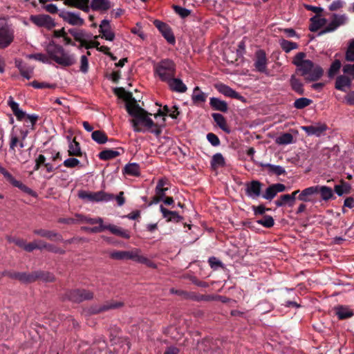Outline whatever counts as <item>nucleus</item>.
Returning a JSON list of instances; mask_svg holds the SVG:
<instances>
[{"instance_id": "nucleus-24", "label": "nucleus", "mask_w": 354, "mask_h": 354, "mask_svg": "<svg viewBox=\"0 0 354 354\" xmlns=\"http://www.w3.org/2000/svg\"><path fill=\"white\" fill-rule=\"evenodd\" d=\"M209 105L214 110L216 111H219L225 113L228 110V106L227 102L223 100H221L218 97H211L209 99Z\"/></svg>"}, {"instance_id": "nucleus-55", "label": "nucleus", "mask_w": 354, "mask_h": 354, "mask_svg": "<svg viewBox=\"0 0 354 354\" xmlns=\"http://www.w3.org/2000/svg\"><path fill=\"white\" fill-rule=\"evenodd\" d=\"M345 59L348 62H354V39H352L346 51Z\"/></svg>"}, {"instance_id": "nucleus-27", "label": "nucleus", "mask_w": 354, "mask_h": 354, "mask_svg": "<svg viewBox=\"0 0 354 354\" xmlns=\"http://www.w3.org/2000/svg\"><path fill=\"white\" fill-rule=\"evenodd\" d=\"M310 25L309 26V30L311 32H316L319 28H321L322 26H324L327 20L325 18H321L317 15H315L312 17L310 19Z\"/></svg>"}, {"instance_id": "nucleus-47", "label": "nucleus", "mask_w": 354, "mask_h": 354, "mask_svg": "<svg viewBox=\"0 0 354 354\" xmlns=\"http://www.w3.org/2000/svg\"><path fill=\"white\" fill-rule=\"evenodd\" d=\"M77 217L78 218V221L81 223H86L91 225L94 224H102L103 223V219L100 217L96 218H91L88 216H85L82 215L77 214Z\"/></svg>"}, {"instance_id": "nucleus-8", "label": "nucleus", "mask_w": 354, "mask_h": 354, "mask_svg": "<svg viewBox=\"0 0 354 354\" xmlns=\"http://www.w3.org/2000/svg\"><path fill=\"white\" fill-rule=\"evenodd\" d=\"M0 173L3 176L6 180L8 181L12 186L19 188L22 192L31 196H37V194L35 191H33L30 187H27L22 182L15 179V178L10 172H8L3 167H2L1 164Z\"/></svg>"}, {"instance_id": "nucleus-54", "label": "nucleus", "mask_w": 354, "mask_h": 354, "mask_svg": "<svg viewBox=\"0 0 354 354\" xmlns=\"http://www.w3.org/2000/svg\"><path fill=\"white\" fill-rule=\"evenodd\" d=\"M208 263L211 268H212L214 270L224 268V265L222 263V261L215 257H210L208 259Z\"/></svg>"}, {"instance_id": "nucleus-39", "label": "nucleus", "mask_w": 354, "mask_h": 354, "mask_svg": "<svg viewBox=\"0 0 354 354\" xmlns=\"http://www.w3.org/2000/svg\"><path fill=\"white\" fill-rule=\"evenodd\" d=\"M91 6L95 10H106L110 8V2L108 0H92Z\"/></svg>"}, {"instance_id": "nucleus-49", "label": "nucleus", "mask_w": 354, "mask_h": 354, "mask_svg": "<svg viewBox=\"0 0 354 354\" xmlns=\"http://www.w3.org/2000/svg\"><path fill=\"white\" fill-rule=\"evenodd\" d=\"M42 155L44 158H48L47 162H48L56 163L57 160H61L60 153L59 151H46L45 153Z\"/></svg>"}, {"instance_id": "nucleus-16", "label": "nucleus", "mask_w": 354, "mask_h": 354, "mask_svg": "<svg viewBox=\"0 0 354 354\" xmlns=\"http://www.w3.org/2000/svg\"><path fill=\"white\" fill-rule=\"evenodd\" d=\"M99 32L102 35V38L107 41H112L115 39V33L112 31L110 21L103 19L99 26Z\"/></svg>"}, {"instance_id": "nucleus-48", "label": "nucleus", "mask_w": 354, "mask_h": 354, "mask_svg": "<svg viewBox=\"0 0 354 354\" xmlns=\"http://www.w3.org/2000/svg\"><path fill=\"white\" fill-rule=\"evenodd\" d=\"M123 306V303L119 302V301H109L103 305H102L99 309L97 310V312H103L106 311L110 309H114L118 308Z\"/></svg>"}, {"instance_id": "nucleus-35", "label": "nucleus", "mask_w": 354, "mask_h": 354, "mask_svg": "<svg viewBox=\"0 0 354 354\" xmlns=\"http://www.w3.org/2000/svg\"><path fill=\"white\" fill-rule=\"evenodd\" d=\"M290 84L292 89L299 95L304 93V84L301 80L297 79L294 75H292L290 80Z\"/></svg>"}, {"instance_id": "nucleus-33", "label": "nucleus", "mask_w": 354, "mask_h": 354, "mask_svg": "<svg viewBox=\"0 0 354 354\" xmlns=\"http://www.w3.org/2000/svg\"><path fill=\"white\" fill-rule=\"evenodd\" d=\"M36 280L44 282H51L55 280V276L50 272L41 270H35Z\"/></svg>"}, {"instance_id": "nucleus-45", "label": "nucleus", "mask_w": 354, "mask_h": 354, "mask_svg": "<svg viewBox=\"0 0 354 354\" xmlns=\"http://www.w3.org/2000/svg\"><path fill=\"white\" fill-rule=\"evenodd\" d=\"M210 163L212 168H218L223 167L225 164V161L223 156L221 153H216L213 155Z\"/></svg>"}, {"instance_id": "nucleus-4", "label": "nucleus", "mask_w": 354, "mask_h": 354, "mask_svg": "<svg viewBox=\"0 0 354 354\" xmlns=\"http://www.w3.org/2000/svg\"><path fill=\"white\" fill-rule=\"evenodd\" d=\"M176 64L171 59H164L154 66V73L162 82H167L174 76Z\"/></svg>"}, {"instance_id": "nucleus-11", "label": "nucleus", "mask_w": 354, "mask_h": 354, "mask_svg": "<svg viewBox=\"0 0 354 354\" xmlns=\"http://www.w3.org/2000/svg\"><path fill=\"white\" fill-rule=\"evenodd\" d=\"M268 62V61L266 52L262 49L257 50L254 53V66L255 71L261 73L268 75L267 68Z\"/></svg>"}, {"instance_id": "nucleus-63", "label": "nucleus", "mask_w": 354, "mask_h": 354, "mask_svg": "<svg viewBox=\"0 0 354 354\" xmlns=\"http://www.w3.org/2000/svg\"><path fill=\"white\" fill-rule=\"evenodd\" d=\"M33 71L34 68L28 64L21 71H20V73L24 78L30 80L32 77Z\"/></svg>"}, {"instance_id": "nucleus-18", "label": "nucleus", "mask_w": 354, "mask_h": 354, "mask_svg": "<svg viewBox=\"0 0 354 354\" xmlns=\"http://www.w3.org/2000/svg\"><path fill=\"white\" fill-rule=\"evenodd\" d=\"M301 128L309 136L320 137L326 130L327 127L324 124H317L315 125L302 126Z\"/></svg>"}, {"instance_id": "nucleus-34", "label": "nucleus", "mask_w": 354, "mask_h": 354, "mask_svg": "<svg viewBox=\"0 0 354 354\" xmlns=\"http://www.w3.org/2000/svg\"><path fill=\"white\" fill-rule=\"evenodd\" d=\"M336 315L339 319H345L351 317L353 312L348 307L344 306H339L335 308Z\"/></svg>"}, {"instance_id": "nucleus-57", "label": "nucleus", "mask_w": 354, "mask_h": 354, "mask_svg": "<svg viewBox=\"0 0 354 354\" xmlns=\"http://www.w3.org/2000/svg\"><path fill=\"white\" fill-rule=\"evenodd\" d=\"M277 194L276 191L274 190V187L271 185L266 189V192L262 195V197L266 200L271 201L276 196Z\"/></svg>"}, {"instance_id": "nucleus-30", "label": "nucleus", "mask_w": 354, "mask_h": 354, "mask_svg": "<svg viewBox=\"0 0 354 354\" xmlns=\"http://www.w3.org/2000/svg\"><path fill=\"white\" fill-rule=\"evenodd\" d=\"M68 140L69 142L68 150L69 156H81L82 153L80 143L77 142L75 140H71L70 137H68Z\"/></svg>"}, {"instance_id": "nucleus-43", "label": "nucleus", "mask_w": 354, "mask_h": 354, "mask_svg": "<svg viewBox=\"0 0 354 354\" xmlns=\"http://www.w3.org/2000/svg\"><path fill=\"white\" fill-rule=\"evenodd\" d=\"M275 142L279 145H290L293 142V136L290 133H284L278 136L276 138Z\"/></svg>"}, {"instance_id": "nucleus-14", "label": "nucleus", "mask_w": 354, "mask_h": 354, "mask_svg": "<svg viewBox=\"0 0 354 354\" xmlns=\"http://www.w3.org/2000/svg\"><path fill=\"white\" fill-rule=\"evenodd\" d=\"M30 20L39 27H45L48 29H51L55 26L54 20L48 15H32Z\"/></svg>"}, {"instance_id": "nucleus-31", "label": "nucleus", "mask_w": 354, "mask_h": 354, "mask_svg": "<svg viewBox=\"0 0 354 354\" xmlns=\"http://www.w3.org/2000/svg\"><path fill=\"white\" fill-rule=\"evenodd\" d=\"M351 185L345 181H341L339 184H337L334 187V191L338 196L344 194H348L351 192Z\"/></svg>"}, {"instance_id": "nucleus-22", "label": "nucleus", "mask_w": 354, "mask_h": 354, "mask_svg": "<svg viewBox=\"0 0 354 354\" xmlns=\"http://www.w3.org/2000/svg\"><path fill=\"white\" fill-rule=\"evenodd\" d=\"M33 233L35 235L46 238L50 241H62V236L55 231L44 229H35L33 230Z\"/></svg>"}, {"instance_id": "nucleus-20", "label": "nucleus", "mask_w": 354, "mask_h": 354, "mask_svg": "<svg viewBox=\"0 0 354 354\" xmlns=\"http://www.w3.org/2000/svg\"><path fill=\"white\" fill-rule=\"evenodd\" d=\"M166 82L168 84L169 89L174 92L183 93L187 90V86L183 83L182 80L174 77V76Z\"/></svg>"}, {"instance_id": "nucleus-38", "label": "nucleus", "mask_w": 354, "mask_h": 354, "mask_svg": "<svg viewBox=\"0 0 354 354\" xmlns=\"http://www.w3.org/2000/svg\"><path fill=\"white\" fill-rule=\"evenodd\" d=\"M207 94L203 92L198 86L194 88L192 95V100L194 103L205 102L206 101Z\"/></svg>"}, {"instance_id": "nucleus-15", "label": "nucleus", "mask_w": 354, "mask_h": 354, "mask_svg": "<svg viewBox=\"0 0 354 354\" xmlns=\"http://www.w3.org/2000/svg\"><path fill=\"white\" fill-rule=\"evenodd\" d=\"M109 256L111 259L115 260L133 259L139 262H142L144 260L136 253L129 251L115 250L110 252Z\"/></svg>"}, {"instance_id": "nucleus-64", "label": "nucleus", "mask_w": 354, "mask_h": 354, "mask_svg": "<svg viewBox=\"0 0 354 354\" xmlns=\"http://www.w3.org/2000/svg\"><path fill=\"white\" fill-rule=\"evenodd\" d=\"M345 2L342 0H335L329 6L328 9L330 11H335L342 8Z\"/></svg>"}, {"instance_id": "nucleus-13", "label": "nucleus", "mask_w": 354, "mask_h": 354, "mask_svg": "<svg viewBox=\"0 0 354 354\" xmlns=\"http://www.w3.org/2000/svg\"><path fill=\"white\" fill-rule=\"evenodd\" d=\"M153 24L169 44H175L176 39L174 33L171 28L167 24L159 20H155Z\"/></svg>"}, {"instance_id": "nucleus-2", "label": "nucleus", "mask_w": 354, "mask_h": 354, "mask_svg": "<svg viewBox=\"0 0 354 354\" xmlns=\"http://www.w3.org/2000/svg\"><path fill=\"white\" fill-rule=\"evenodd\" d=\"M306 53H298L293 58L292 64L297 66V70L301 76L309 82H315L322 77L324 71L319 65L315 64L310 59H304Z\"/></svg>"}, {"instance_id": "nucleus-53", "label": "nucleus", "mask_w": 354, "mask_h": 354, "mask_svg": "<svg viewBox=\"0 0 354 354\" xmlns=\"http://www.w3.org/2000/svg\"><path fill=\"white\" fill-rule=\"evenodd\" d=\"M257 223L266 227H271L274 225V221L271 216L266 215L261 219H259Z\"/></svg>"}, {"instance_id": "nucleus-58", "label": "nucleus", "mask_w": 354, "mask_h": 354, "mask_svg": "<svg viewBox=\"0 0 354 354\" xmlns=\"http://www.w3.org/2000/svg\"><path fill=\"white\" fill-rule=\"evenodd\" d=\"M80 70L84 74H86L88 71V60L87 56L83 55L80 57Z\"/></svg>"}, {"instance_id": "nucleus-6", "label": "nucleus", "mask_w": 354, "mask_h": 354, "mask_svg": "<svg viewBox=\"0 0 354 354\" xmlns=\"http://www.w3.org/2000/svg\"><path fill=\"white\" fill-rule=\"evenodd\" d=\"M78 197L82 200L91 202H108L113 198V195L107 194L103 191L96 192H88L84 190L79 191Z\"/></svg>"}, {"instance_id": "nucleus-32", "label": "nucleus", "mask_w": 354, "mask_h": 354, "mask_svg": "<svg viewBox=\"0 0 354 354\" xmlns=\"http://www.w3.org/2000/svg\"><path fill=\"white\" fill-rule=\"evenodd\" d=\"M123 171L127 175L139 176L140 175V165L136 162L127 164L124 167Z\"/></svg>"}, {"instance_id": "nucleus-29", "label": "nucleus", "mask_w": 354, "mask_h": 354, "mask_svg": "<svg viewBox=\"0 0 354 354\" xmlns=\"http://www.w3.org/2000/svg\"><path fill=\"white\" fill-rule=\"evenodd\" d=\"M212 116L221 129L227 133L231 132L230 129L227 126L226 120L223 115L218 113H214L212 114Z\"/></svg>"}, {"instance_id": "nucleus-10", "label": "nucleus", "mask_w": 354, "mask_h": 354, "mask_svg": "<svg viewBox=\"0 0 354 354\" xmlns=\"http://www.w3.org/2000/svg\"><path fill=\"white\" fill-rule=\"evenodd\" d=\"M13 39V29L6 23H0V48L8 47Z\"/></svg>"}, {"instance_id": "nucleus-23", "label": "nucleus", "mask_w": 354, "mask_h": 354, "mask_svg": "<svg viewBox=\"0 0 354 354\" xmlns=\"http://www.w3.org/2000/svg\"><path fill=\"white\" fill-rule=\"evenodd\" d=\"M317 194V189L315 186H311L303 189L298 196V200L304 202L311 201V198Z\"/></svg>"}, {"instance_id": "nucleus-21", "label": "nucleus", "mask_w": 354, "mask_h": 354, "mask_svg": "<svg viewBox=\"0 0 354 354\" xmlns=\"http://www.w3.org/2000/svg\"><path fill=\"white\" fill-rule=\"evenodd\" d=\"M215 88L216 90L221 94L225 96L230 97L235 99H241L243 97L239 95L236 91L230 88L229 86L223 84L218 83L215 84Z\"/></svg>"}, {"instance_id": "nucleus-26", "label": "nucleus", "mask_w": 354, "mask_h": 354, "mask_svg": "<svg viewBox=\"0 0 354 354\" xmlns=\"http://www.w3.org/2000/svg\"><path fill=\"white\" fill-rule=\"evenodd\" d=\"M351 84V80L345 75H339L337 77L335 81V88L341 91H346L347 88H349Z\"/></svg>"}, {"instance_id": "nucleus-50", "label": "nucleus", "mask_w": 354, "mask_h": 354, "mask_svg": "<svg viewBox=\"0 0 354 354\" xmlns=\"http://www.w3.org/2000/svg\"><path fill=\"white\" fill-rule=\"evenodd\" d=\"M312 100L307 97H300L297 99L294 102V106L297 109H302L312 103Z\"/></svg>"}, {"instance_id": "nucleus-36", "label": "nucleus", "mask_w": 354, "mask_h": 354, "mask_svg": "<svg viewBox=\"0 0 354 354\" xmlns=\"http://www.w3.org/2000/svg\"><path fill=\"white\" fill-rule=\"evenodd\" d=\"M316 187L317 189V194H320L322 200L328 201L333 197V192L330 187L325 185H316Z\"/></svg>"}, {"instance_id": "nucleus-44", "label": "nucleus", "mask_w": 354, "mask_h": 354, "mask_svg": "<svg viewBox=\"0 0 354 354\" xmlns=\"http://www.w3.org/2000/svg\"><path fill=\"white\" fill-rule=\"evenodd\" d=\"M166 185V181L163 179H160L158 181V183L156 187V196L163 200V198L166 196V192L168 190V188H165L164 186Z\"/></svg>"}, {"instance_id": "nucleus-17", "label": "nucleus", "mask_w": 354, "mask_h": 354, "mask_svg": "<svg viewBox=\"0 0 354 354\" xmlns=\"http://www.w3.org/2000/svg\"><path fill=\"white\" fill-rule=\"evenodd\" d=\"M262 183L259 180H252L246 185L245 193L252 199H256L261 196Z\"/></svg>"}, {"instance_id": "nucleus-3", "label": "nucleus", "mask_w": 354, "mask_h": 354, "mask_svg": "<svg viewBox=\"0 0 354 354\" xmlns=\"http://www.w3.org/2000/svg\"><path fill=\"white\" fill-rule=\"evenodd\" d=\"M45 50L50 57V63L53 62L59 66L65 68L73 66L77 58L74 53L66 50L62 46L56 44L51 40L45 47Z\"/></svg>"}, {"instance_id": "nucleus-28", "label": "nucleus", "mask_w": 354, "mask_h": 354, "mask_svg": "<svg viewBox=\"0 0 354 354\" xmlns=\"http://www.w3.org/2000/svg\"><path fill=\"white\" fill-rule=\"evenodd\" d=\"M108 230L112 234L120 236L125 238V239H129V237H130L129 233L127 230H124L122 227H118L114 225H111V224L104 225V230Z\"/></svg>"}, {"instance_id": "nucleus-1", "label": "nucleus", "mask_w": 354, "mask_h": 354, "mask_svg": "<svg viewBox=\"0 0 354 354\" xmlns=\"http://www.w3.org/2000/svg\"><path fill=\"white\" fill-rule=\"evenodd\" d=\"M126 108L128 113L133 118L132 124L134 131L145 132V130L140 127L142 126L147 130L151 129V133L156 136H159L161 133L162 131L160 127L149 117L148 113L138 104H127Z\"/></svg>"}, {"instance_id": "nucleus-40", "label": "nucleus", "mask_w": 354, "mask_h": 354, "mask_svg": "<svg viewBox=\"0 0 354 354\" xmlns=\"http://www.w3.org/2000/svg\"><path fill=\"white\" fill-rule=\"evenodd\" d=\"M295 201V198L290 194H284L280 196V200L275 201L274 203L277 207H282L285 203H288L289 207H292Z\"/></svg>"}, {"instance_id": "nucleus-37", "label": "nucleus", "mask_w": 354, "mask_h": 354, "mask_svg": "<svg viewBox=\"0 0 354 354\" xmlns=\"http://www.w3.org/2000/svg\"><path fill=\"white\" fill-rule=\"evenodd\" d=\"M26 57L30 59H35L39 61L43 64H51L50 63V57L48 53L44 54L41 53H34V54H28L26 55Z\"/></svg>"}, {"instance_id": "nucleus-9", "label": "nucleus", "mask_w": 354, "mask_h": 354, "mask_svg": "<svg viewBox=\"0 0 354 354\" xmlns=\"http://www.w3.org/2000/svg\"><path fill=\"white\" fill-rule=\"evenodd\" d=\"M59 17L71 26H81L84 24V19L80 17L79 12L60 9Z\"/></svg>"}, {"instance_id": "nucleus-42", "label": "nucleus", "mask_w": 354, "mask_h": 354, "mask_svg": "<svg viewBox=\"0 0 354 354\" xmlns=\"http://www.w3.org/2000/svg\"><path fill=\"white\" fill-rule=\"evenodd\" d=\"M91 138L93 140L99 145L105 144L108 141L106 135L100 130L93 131L91 133Z\"/></svg>"}, {"instance_id": "nucleus-19", "label": "nucleus", "mask_w": 354, "mask_h": 354, "mask_svg": "<svg viewBox=\"0 0 354 354\" xmlns=\"http://www.w3.org/2000/svg\"><path fill=\"white\" fill-rule=\"evenodd\" d=\"M68 32L77 41L81 43V46H83L88 40L91 39L92 36L84 30H80L77 28H71L68 30Z\"/></svg>"}, {"instance_id": "nucleus-5", "label": "nucleus", "mask_w": 354, "mask_h": 354, "mask_svg": "<svg viewBox=\"0 0 354 354\" xmlns=\"http://www.w3.org/2000/svg\"><path fill=\"white\" fill-rule=\"evenodd\" d=\"M170 292L171 294H175L181 296L185 299L197 301L218 300L223 303H226L228 301V299L223 296L214 295H198L194 292H188L182 289H170Z\"/></svg>"}, {"instance_id": "nucleus-12", "label": "nucleus", "mask_w": 354, "mask_h": 354, "mask_svg": "<svg viewBox=\"0 0 354 354\" xmlns=\"http://www.w3.org/2000/svg\"><path fill=\"white\" fill-rule=\"evenodd\" d=\"M68 299L73 302L80 303L93 298V294L87 289H68Z\"/></svg>"}, {"instance_id": "nucleus-52", "label": "nucleus", "mask_w": 354, "mask_h": 354, "mask_svg": "<svg viewBox=\"0 0 354 354\" xmlns=\"http://www.w3.org/2000/svg\"><path fill=\"white\" fill-rule=\"evenodd\" d=\"M332 17L338 27L346 24L348 20V17L346 14H333Z\"/></svg>"}, {"instance_id": "nucleus-62", "label": "nucleus", "mask_w": 354, "mask_h": 354, "mask_svg": "<svg viewBox=\"0 0 354 354\" xmlns=\"http://www.w3.org/2000/svg\"><path fill=\"white\" fill-rule=\"evenodd\" d=\"M88 2L89 0H66V2H64V3L72 7L78 8L84 4H88Z\"/></svg>"}, {"instance_id": "nucleus-59", "label": "nucleus", "mask_w": 354, "mask_h": 354, "mask_svg": "<svg viewBox=\"0 0 354 354\" xmlns=\"http://www.w3.org/2000/svg\"><path fill=\"white\" fill-rule=\"evenodd\" d=\"M47 159L48 158H45L44 163H42V166L45 167L46 172H54L60 167V165H57L56 163L47 162Z\"/></svg>"}, {"instance_id": "nucleus-7", "label": "nucleus", "mask_w": 354, "mask_h": 354, "mask_svg": "<svg viewBox=\"0 0 354 354\" xmlns=\"http://www.w3.org/2000/svg\"><path fill=\"white\" fill-rule=\"evenodd\" d=\"M3 274L8 277L11 279L18 280L21 283L28 285L32 283L36 280L35 270L28 272H15L12 270H4Z\"/></svg>"}, {"instance_id": "nucleus-51", "label": "nucleus", "mask_w": 354, "mask_h": 354, "mask_svg": "<svg viewBox=\"0 0 354 354\" xmlns=\"http://www.w3.org/2000/svg\"><path fill=\"white\" fill-rule=\"evenodd\" d=\"M342 64L339 59H335L331 64L329 70L328 71V75L329 77H333L335 76L341 68Z\"/></svg>"}, {"instance_id": "nucleus-41", "label": "nucleus", "mask_w": 354, "mask_h": 354, "mask_svg": "<svg viewBox=\"0 0 354 354\" xmlns=\"http://www.w3.org/2000/svg\"><path fill=\"white\" fill-rule=\"evenodd\" d=\"M120 155L118 151L113 149H105L99 153L98 157L100 160H108Z\"/></svg>"}, {"instance_id": "nucleus-25", "label": "nucleus", "mask_w": 354, "mask_h": 354, "mask_svg": "<svg viewBox=\"0 0 354 354\" xmlns=\"http://www.w3.org/2000/svg\"><path fill=\"white\" fill-rule=\"evenodd\" d=\"M259 165L262 167H266L268 172L270 174H275L277 176H281L286 174L285 169L280 165H272L270 163L259 162Z\"/></svg>"}, {"instance_id": "nucleus-56", "label": "nucleus", "mask_w": 354, "mask_h": 354, "mask_svg": "<svg viewBox=\"0 0 354 354\" xmlns=\"http://www.w3.org/2000/svg\"><path fill=\"white\" fill-rule=\"evenodd\" d=\"M173 9L175 11V12L178 14L181 18H186L191 13L190 10L181 7L180 6L174 5L173 6Z\"/></svg>"}, {"instance_id": "nucleus-61", "label": "nucleus", "mask_w": 354, "mask_h": 354, "mask_svg": "<svg viewBox=\"0 0 354 354\" xmlns=\"http://www.w3.org/2000/svg\"><path fill=\"white\" fill-rule=\"evenodd\" d=\"M64 165L68 168H73L80 164V161L76 158H69L64 161Z\"/></svg>"}, {"instance_id": "nucleus-46", "label": "nucleus", "mask_w": 354, "mask_h": 354, "mask_svg": "<svg viewBox=\"0 0 354 354\" xmlns=\"http://www.w3.org/2000/svg\"><path fill=\"white\" fill-rule=\"evenodd\" d=\"M279 44L283 50L286 53H288L291 50L297 49L298 48V44L297 43L284 39L279 40Z\"/></svg>"}, {"instance_id": "nucleus-60", "label": "nucleus", "mask_w": 354, "mask_h": 354, "mask_svg": "<svg viewBox=\"0 0 354 354\" xmlns=\"http://www.w3.org/2000/svg\"><path fill=\"white\" fill-rule=\"evenodd\" d=\"M206 138L208 142L214 147H218L221 144L218 137L213 133H208Z\"/></svg>"}]
</instances>
